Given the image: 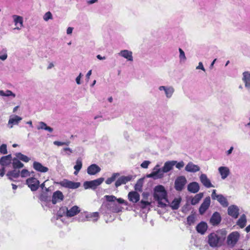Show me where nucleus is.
<instances>
[{
  "mask_svg": "<svg viewBox=\"0 0 250 250\" xmlns=\"http://www.w3.org/2000/svg\"><path fill=\"white\" fill-rule=\"evenodd\" d=\"M106 200L108 202L106 204L107 208L113 212H119L122 210V208L116 204V201L119 204H125L127 205L128 203L122 198H117L114 195H105L104 197Z\"/></svg>",
  "mask_w": 250,
  "mask_h": 250,
  "instance_id": "obj_1",
  "label": "nucleus"
},
{
  "mask_svg": "<svg viewBox=\"0 0 250 250\" xmlns=\"http://www.w3.org/2000/svg\"><path fill=\"white\" fill-rule=\"evenodd\" d=\"M154 198L158 202V206L161 208L166 207V203H169L167 197V193L164 186L158 185L154 188Z\"/></svg>",
  "mask_w": 250,
  "mask_h": 250,
  "instance_id": "obj_2",
  "label": "nucleus"
},
{
  "mask_svg": "<svg viewBox=\"0 0 250 250\" xmlns=\"http://www.w3.org/2000/svg\"><path fill=\"white\" fill-rule=\"evenodd\" d=\"M208 238V242L209 245L212 248H216L221 246L225 239V234L217 231L210 233Z\"/></svg>",
  "mask_w": 250,
  "mask_h": 250,
  "instance_id": "obj_3",
  "label": "nucleus"
},
{
  "mask_svg": "<svg viewBox=\"0 0 250 250\" xmlns=\"http://www.w3.org/2000/svg\"><path fill=\"white\" fill-rule=\"evenodd\" d=\"M104 179L103 177L90 181H85L83 183V187L86 189H95L99 186H100L104 181Z\"/></svg>",
  "mask_w": 250,
  "mask_h": 250,
  "instance_id": "obj_4",
  "label": "nucleus"
},
{
  "mask_svg": "<svg viewBox=\"0 0 250 250\" xmlns=\"http://www.w3.org/2000/svg\"><path fill=\"white\" fill-rule=\"evenodd\" d=\"M187 183V179L184 176H178L175 179L174 188L177 191H182L184 189Z\"/></svg>",
  "mask_w": 250,
  "mask_h": 250,
  "instance_id": "obj_5",
  "label": "nucleus"
},
{
  "mask_svg": "<svg viewBox=\"0 0 250 250\" xmlns=\"http://www.w3.org/2000/svg\"><path fill=\"white\" fill-rule=\"evenodd\" d=\"M211 198L213 200H217L223 207H227L229 206V203L227 198L222 194H217L215 189L212 190Z\"/></svg>",
  "mask_w": 250,
  "mask_h": 250,
  "instance_id": "obj_6",
  "label": "nucleus"
},
{
  "mask_svg": "<svg viewBox=\"0 0 250 250\" xmlns=\"http://www.w3.org/2000/svg\"><path fill=\"white\" fill-rule=\"evenodd\" d=\"M239 234L237 231H234L230 233L227 237V244L230 247H233L238 241Z\"/></svg>",
  "mask_w": 250,
  "mask_h": 250,
  "instance_id": "obj_7",
  "label": "nucleus"
},
{
  "mask_svg": "<svg viewBox=\"0 0 250 250\" xmlns=\"http://www.w3.org/2000/svg\"><path fill=\"white\" fill-rule=\"evenodd\" d=\"M99 218V213L98 212H95L91 213H84L81 214L79 218V221L81 222L90 221L91 219L94 218L93 221H97Z\"/></svg>",
  "mask_w": 250,
  "mask_h": 250,
  "instance_id": "obj_8",
  "label": "nucleus"
},
{
  "mask_svg": "<svg viewBox=\"0 0 250 250\" xmlns=\"http://www.w3.org/2000/svg\"><path fill=\"white\" fill-rule=\"evenodd\" d=\"M26 182L32 191H36L39 188L40 182L37 179L34 177H31L28 178Z\"/></svg>",
  "mask_w": 250,
  "mask_h": 250,
  "instance_id": "obj_9",
  "label": "nucleus"
},
{
  "mask_svg": "<svg viewBox=\"0 0 250 250\" xmlns=\"http://www.w3.org/2000/svg\"><path fill=\"white\" fill-rule=\"evenodd\" d=\"M59 184L63 187L71 189L77 188L80 186L81 185L80 183L79 182H74L68 181L66 179H64L63 181L60 182Z\"/></svg>",
  "mask_w": 250,
  "mask_h": 250,
  "instance_id": "obj_10",
  "label": "nucleus"
},
{
  "mask_svg": "<svg viewBox=\"0 0 250 250\" xmlns=\"http://www.w3.org/2000/svg\"><path fill=\"white\" fill-rule=\"evenodd\" d=\"M210 204V198L209 196L206 197L204 200L203 202L201 205L199 209V212L200 214H203L206 211V210L208 208Z\"/></svg>",
  "mask_w": 250,
  "mask_h": 250,
  "instance_id": "obj_11",
  "label": "nucleus"
},
{
  "mask_svg": "<svg viewBox=\"0 0 250 250\" xmlns=\"http://www.w3.org/2000/svg\"><path fill=\"white\" fill-rule=\"evenodd\" d=\"M158 89L160 91H164L166 97L168 99L172 96L175 91L174 88L172 86H160Z\"/></svg>",
  "mask_w": 250,
  "mask_h": 250,
  "instance_id": "obj_12",
  "label": "nucleus"
},
{
  "mask_svg": "<svg viewBox=\"0 0 250 250\" xmlns=\"http://www.w3.org/2000/svg\"><path fill=\"white\" fill-rule=\"evenodd\" d=\"M228 213L233 218L236 219L239 214V208L236 205H231L228 207Z\"/></svg>",
  "mask_w": 250,
  "mask_h": 250,
  "instance_id": "obj_13",
  "label": "nucleus"
},
{
  "mask_svg": "<svg viewBox=\"0 0 250 250\" xmlns=\"http://www.w3.org/2000/svg\"><path fill=\"white\" fill-rule=\"evenodd\" d=\"M200 181L203 185L207 188L214 187L210 180L208 178L206 174L202 173L200 177Z\"/></svg>",
  "mask_w": 250,
  "mask_h": 250,
  "instance_id": "obj_14",
  "label": "nucleus"
},
{
  "mask_svg": "<svg viewBox=\"0 0 250 250\" xmlns=\"http://www.w3.org/2000/svg\"><path fill=\"white\" fill-rule=\"evenodd\" d=\"M132 176H122L119 177L115 182V186L116 188L120 186L123 184H125L128 182L131 181L132 179Z\"/></svg>",
  "mask_w": 250,
  "mask_h": 250,
  "instance_id": "obj_15",
  "label": "nucleus"
},
{
  "mask_svg": "<svg viewBox=\"0 0 250 250\" xmlns=\"http://www.w3.org/2000/svg\"><path fill=\"white\" fill-rule=\"evenodd\" d=\"M63 195L62 193L60 191L57 190L54 192L52 195V202L53 204H56L57 203L60 202L63 200Z\"/></svg>",
  "mask_w": 250,
  "mask_h": 250,
  "instance_id": "obj_16",
  "label": "nucleus"
},
{
  "mask_svg": "<svg viewBox=\"0 0 250 250\" xmlns=\"http://www.w3.org/2000/svg\"><path fill=\"white\" fill-rule=\"evenodd\" d=\"M221 221V217L220 213L218 212H215L212 215L210 219V223L213 226H217Z\"/></svg>",
  "mask_w": 250,
  "mask_h": 250,
  "instance_id": "obj_17",
  "label": "nucleus"
},
{
  "mask_svg": "<svg viewBox=\"0 0 250 250\" xmlns=\"http://www.w3.org/2000/svg\"><path fill=\"white\" fill-rule=\"evenodd\" d=\"M200 170V167L197 165L194 164L192 162H190L186 165L185 170L188 172L195 173Z\"/></svg>",
  "mask_w": 250,
  "mask_h": 250,
  "instance_id": "obj_18",
  "label": "nucleus"
},
{
  "mask_svg": "<svg viewBox=\"0 0 250 250\" xmlns=\"http://www.w3.org/2000/svg\"><path fill=\"white\" fill-rule=\"evenodd\" d=\"M22 120L21 117L17 115L13 117L10 116L8 123V126L10 128H12L14 125H17L19 122Z\"/></svg>",
  "mask_w": 250,
  "mask_h": 250,
  "instance_id": "obj_19",
  "label": "nucleus"
},
{
  "mask_svg": "<svg viewBox=\"0 0 250 250\" xmlns=\"http://www.w3.org/2000/svg\"><path fill=\"white\" fill-rule=\"evenodd\" d=\"M33 167L37 171L45 173L48 171V168L43 166L41 163L38 162H34L33 164Z\"/></svg>",
  "mask_w": 250,
  "mask_h": 250,
  "instance_id": "obj_20",
  "label": "nucleus"
},
{
  "mask_svg": "<svg viewBox=\"0 0 250 250\" xmlns=\"http://www.w3.org/2000/svg\"><path fill=\"white\" fill-rule=\"evenodd\" d=\"M164 173L162 168V169L153 170V171L148 175V177L154 179H160L164 177Z\"/></svg>",
  "mask_w": 250,
  "mask_h": 250,
  "instance_id": "obj_21",
  "label": "nucleus"
},
{
  "mask_svg": "<svg viewBox=\"0 0 250 250\" xmlns=\"http://www.w3.org/2000/svg\"><path fill=\"white\" fill-rule=\"evenodd\" d=\"M101 171V168L96 164H92L87 169V172L90 175H95Z\"/></svg>",
  "mask_w": 250,
  "mask_h": 250,
  "instance_id": "obj_22",
  "label": "nucleus"
},
{
  "mask_svg": "<svg viewBox=\"0 0 250 250\" xmlns=\"http://www.w3.org/2000/svg\"><path fill=\"white\" fill-rule=\"evenodd\" d=\"M242 81L245 83V87L248 89H250V72L245 71L243 73Z\"/></svg>",
  "mask_w": 250,
  "mask_h": 250,
  "instance_id": "obj_23",
  "label": "nucleus"
},
{
  "mask_svg": "<svg viewBox=\"0 0 250 250\" xmlns=\"http://www.w3.org/2000/svg\"><path fill=\"white\" fill-rule=\"evenodd\" d=\"M176 164V161H167L165 164L164 166L162 167L163 172L167 173L172 170L173 167Z\"/></svg>",
  "mask_w": 250,
  "mask_h": 250,
  "instance_id": "obj_24",
  "label": "nucleus"
},
{
  "mask_svg": "<svg viewBox=\"0 0 250 250\" xmlns=\"http://www.w3.org/2000/svg\"><path fill=\"white\" fill-rule=\"evenodd\" d=\"M200 186L199 184L196 182L189 183L188 186V190L191 193H195L199 191Z\"/></svg>",
  "mask_w": 250,
  "mask_h": 250,
  "instance_id": "obj_25",
  "label": "nucleus"
},
{
  "mask_svg": "<svg viewBox=\"0 0 250 250\" xmlns=\"http://www.w3.org/2000/svg\"><path fill=\"white\" fill-rule=\"evenodd\" d=\"M218 171L220 173L221 178L223 180L225 179L230 174V170L229 167H220L218 168Z\"/></svg>",
  "mask_w": 250,
  "mask_h": 250,
  "instance_id": "obj_26",
  "label": "nucleus"
},
{
  "mask_svg": "<svg viewBox=\"0 0 250 250\" xmlns=\"http://www.w3.org/2000/svg\"><path fill=\"white\" fill-rule=\"evenodd\" d=\"M128 198L130 202L136 203L140 200V195L137 191H130L128 194Z\"/></svg>",
  "mask_w": 250,
  "mask_h": 250,
  "instance_id": "obj_27",
  "label": "nucleus"
},
{
  "mask_svg": "<svg viewBox=\"0 0 250 250\" xmlns=\"http://www.w3.org/2000/svg\"><path fill=\"white\" fill-rule=\"evenodd\" d=\"M15 25L19 24V26H17L15 29L20 30L23 27V18L22 17L14 15L12 16Z\"/></svg>",
  "mask_w": 250,
  "mask_h": 250,
  "instance_id": "obj_28",
  "label": "nucleus"
},
{
  "mask_svg": "<svg viewBox=\"0 0 250 250\" xmlns=\"http://www.w3.org/2000/svg\"><path fill=\"white\" fill-rule=\"evenodd\" d=\"M196 229L198 233L204 234L208 229L207 224L205 222H201L197 225Z\"/></svg>",
  "mask_w": 250,
  "mask_h": 250,
  "instance_id": "obj_29",
  "label": "nucleus"
},
{
  "mask_svg": "<svg viewBox=\"0 0 250 250\" xmlns=\"http://www.w3.org/2000/svg\"><path fill=\"white\" fill-rule=\"evenodd\" d=\"M20 170L14 169L13 170L8 171L6 176L11 181H15V179L20 176Z\"/></svg>",
  "mask_w": 250,
  "mask_h": 250,
  "instance_id": "obj_30",
  "label": "nucleus"
},
{
  "mask_svg": "<svg viewBox=\"0 0 250 250\" xmlns=\"http://www.w3.org/2000/svg\"><path fill=\"white\" fill-rule=\"evenodd\" d=\"M119 55L127 59L129 61H133L132 52L128 50H123L119 53Z\"/></svg>",
  "mask_w": 250,
  "mask_h": 250,
  "instance_id": "obj_31",
  "label": "nucleus"
},
{
  "mask_svg": "<svg viewBox=\"0 0 250 250\" xmlns=\"http://www.w3.org/2000/svg\"><path fill=\"white\" fill-rule=\"evenodd\" d=\"M12 160V156L11 154L2 156L0 159V164L3 166H7L11 163Z\"/></svg>",
  "mask_w": 250,
  "mask_h": 250,
  "instance_id": "obj_32",
  "label": "nucleus"
},
{
  "mask_svg": "<svg viewBox=\"0 0 250 250\" xmlns=\"http://www.w3.org/2000/svg\"><path fill=\"white\" fill-rule=\"evenodd\" d=\"M80 211L79 208L77 206H74L70 208L69 209H67V217H71L74 216Z\"/></svg>",
  "mask_w": 250,
  "mask_h": 250,
  "instance_id": "obj_33",
  "label": "nucleus"
},
{
  "mask_svg": "<svg viewBox=\"0 0 250 250\" xmlns=\"http://www.w3.org/2000/svg\"><path fill=\"white\" fill-rule=\"evenodd\" d=\"M247 223V217L245 214H243L241 215L239 219L236 222V225L239 226L241 228H244Z\"/></svg>",
  "mask_w": 250,
  "mask_h": 250,
  "instance_id": "obj_34",
  "label": "nucleus"
},
{
  "mask_svg": "<svg viewBox=\"0 0 250 250\" xmlns=\"http://www.w3.org/2000/svg\"><path fill=\"white\" fill-rule=\"evenodd\" d=\"M82 160L81 158H79L77 159L76 162V165L74 167L75 171L74 172V175H77L81 169L82 167Z\"/></svg>",
  "mask_w": 250,
  "mask_h": 250,
  "instance_id": "obj_35",
  "label": "nucleus"
},
{
  "mask_svg": "<svg viewBox=\"0 0 250 250\" xmlns=\"http://www.w3.org/2000/svg\"><path fill=\"white\" fill-rule=\"evenodd\" d=\"M67 209L68 208L66 207H62L60 208V209L57 212V219H59V218H61L63 216H67Z\"/></svg>",
  "mask_w": 250,
  "mask_h": 250,
  "instance_id": "obj_36",
  "label": "nucleus"
},
{
  "mask_svg": "<svg viewBox=\"0 0 250 250\" xmlns=\"http://www.w3.org/2000/svg\"><path fill=\"white\" fill-rule=\"evenodd\" d=\"M181 201V198H175L172 202L171 203L170 205V207L173 210H176L178 209L179 208L180 204Z\"/></svg>",
  "mask_w": 250,
  "mask_h": 250,
  "instance_id": "obj_37",
  "label": "nucleus"
},
{
  "mask_svg": "<svg viewBox=\"0 0 250 250\" xmlns=\"http://www.w3.org/2000/svg\"><path fill=\"white\" fill-rule=\"evenodd\" d=\"M204 195L203 193L200 192L196 194L194 197L191 199V204L192 205H195L198 204L201 199L203 198Z\"/></svg>",
  "mask_w": 250,
  "mask_h": 250,
  "instance_id": "obj_38",
  "label": "nucleus"
},
{
  "mask_svg": "<svg viewBox=\"0 0 250 250\" xmlns=\"http://www.w3.org/2000/svg\"><path fill=\"white\" fill-rule=\"evenodd\" d=\"M12 165L14 169H15L21 168L24 166L23 164L17 158H14L13 160Z\"/></svg>",
  "mask_w": 250,
  "mask_h": 250,
  "instance_id": "obj_39",
  "label": "nucleus"
},
{
  "mask_svg": "<svg viewBox=\"0 0 250 250\" xmlns=\"http://www.w3.org/2000/svg\"><path fill=\"white\" fill-rule=\"evenodd\" d=\"M15 155L17 159H18L19 160H20L21 161H22L24 162L27 163V162H28L30 160L29 158H28L26 155H23L21 153H20V152L16 153L15 154Z\"/></svg>",
  "mask_w": 250,
  "mask_h": 250,
  "instance_id": "obj_40",
  "label": "nucleus"
},
{
  "mask_svg": "<svg viewBox=\"0 0 250 250\" xmlns=\"http://www.w3.org/2000/svg\"><path fill=\"white\" fill-rule=\"evenodd\" d=\"M7 58V50L6 48H0V59L2 61L5 60Z\"/></svg>",
  "mask_w": 250,
  "mask_h": 250,
  "instance_id": "obj_41",
  "label": "nucleus"
},
{
  "mask_svg": "<svg viewBox=\"0 0 250 250\" xmlns=\"http://www.w3.org/2000/svg\"><path fill=\"white\" fill-rule=\"evenodd\" d=\"M0 96L5 97L12 96L13 97H15L16 96L14 93L9 90H7L5 92L3 90H0Z\"/></svg>",
  "mask_w": 250,
  "mask_h": 250,
  "instance_id": "obj_42",
  "label": "nucleus"
},
{
  "mask_svg": "<svg viewBox=\"0 0 250 250\" xmlns=\"http://www.w3.org/2000/svg\"><path fill=\"white\" fill-rule=\"evenodd\" d=\"M119 175V173H113L111 177L108 178L106 179V180L105 181V183L107 185L111 184L113 181L115 180L117 177Z\"/></svg>",
  "mask_w": 250,
  "mask_h": 250,
  "instance_id": "obj_43",
  "label": "nucleus"
},
{
  "mask_svg": "<svg viewBox=\"0 0 250 250\" xmlns=\"http://www.w3.org/2000/svg\"><path fill=\"white\" fill-rule=\"evenodd\" d=\"M143 180L142 179H140L138 180L137 183L135 184L134 186L135 190L138 191H142V188L143 186Z\"/></svg>",
  "mask_w": 250,
  "mask_h": 250,
  "instance_id": "obj_44",
  "label": "nucleus"
},
{
  "mask_svg": "<svg viewBox=\"0 0 250 250\" xmlns=\"http://www.w3.org/2000/svg\"><path fill=\"white\" fill-rule=\"evenodd\" d=\"M39 199L41 201L45 202H47V201H49L48 196L46 192H42V193H41Z\"/></svg>",
  "mask_w": 250,
  "mask_h": 250,
  "instance_id": "obj_45",
  "label": "nucleus"
},
{
  "mask_svg": "<svg viewBox=\"0 0 250 250\" xmlns=\"http://www.w3.org/2000/svg\"><path fill=\"white\" fill-rule=\"evenodd\" d=\"M179 51L180 53L179 59H180V62H185L187 58L185 56L184 51L180 48H179Z\"/></svg>",
  "mask_w": 250,
  "mask_h": 250,
  "instance_id": "obj_46",
  "label": "nucleus"
},
{
  "mask_svg": "<svg viewBox=\"0 0 250 250\" xmlns=\"http://www.w3.org/2000/svg\"><path fill=\"white\" fill-rule=\"evenodd\" d=\"M34 172L33 171L30 173L27 169H24L21 171V177H26L30 176L31 174H33Z\"/></svg>",
  "mask_w": 250,
  "mask_h": 250,
  "instance_id": "obj_47",
  "label": "nucleus"
},
{
  "mask_svg": "<svg viewBox=\"0 0 250 250\" xmlns=\"http://www.w3.org/2000/svg\"><path fill=\"white\" fill-rule=\"evenodd\" d=\"M195 221V217L193 215H190L187 217V223L189 225L193 224Z\"/></svg>",
  "mask_w": 250,
  "mask_h": 250,
  "instance_id": "obj_48",
  "label": "nucleus"
},
{
  "mask_svg": "<svg viewBox=\"0 0 250 250\" xmlns=\"http://www.w3.org/2000/svg\"><path fill=\"white\" fill-rule=\"evenodd\" d=\"M43 18L45 21H48L49 20L52 19V15L50 12H47L44 15Z\"/></svg>",
  "mask_w": 250,
  "mask_h": 250,
  "instance_id": "obj_49",
  "label": "nucleus"
},
{
  "mask_svg": "<svg viewBox=\"0 0 250 250\" xmlns=\"http://www.w3.org/2000/svg\"><path fill=\"white\" fill-rule=\"evenodd\" d=\"M39 125L37 126V128L38 130L43 129L46 130V128L47 127V125L43 122H40L39 123Z\"/></svg>",
  "mask_w": 250,
  "mask_h": 250,
  "instance_id": "obj_50",
  "label": "nucleus"
},
{
  "mask_svg": "<svg viewBox=\"0 0 250 250\" xmlns=\"http://www.w3.org/2000/svg\"><path fill=\"white\" fill-rule=\"evenodd\" d=\"M0 152L3 154L7 153V146L5 144H2L0 146Z\"/></svg>",
  "mask_w": 250,
  "mask_h": 250,
  "instance_id": "obj_51",
  "label": "nucleus"
},
{
  "mask_svg": "<svg viewBox=\"0 0 250 250\" xmlns=\"http://www.w3.org/2000/svg\"><path fill=\"white\" fill-rule=\"evenodd\" d=\"M149 205L150 203L149 202L143 200H142L139 204V206L142 208H145Z\"/></svg>",
  "mask_w": 250,
  "mask_h": 250,
  "instance_id": "obj_52",
  "label": "nucleus"
},
{
  "mask_svg": "<svg viewBox=\"0 0 250 250\" xmlns=\"http://www.w3.org/2000/svg\"><path fill=\"white\" fill-rule=\"evenodd\" d=\"M184 165H185V164L183 161H181L179 162H177L176 161V164L175 165L176 167L179 169H180L182 167H183Z\"/></svg>",
  "mask_w": 250,
  "mask_h": 250,
  "instance_id": "obj_53",
  "label": "nucleus"
},
{
  "mask_svg": "<svg viewBox=\"0 0 250 250\" xmlns=\"http://www.w3.org/2000/svg\"><path fill=\"white\" fill-rule=\"evenodd\" d=\"M150 162L149 161H144L141 164V167L144 168H147Z\"/></svg>",
  "mask_w": 250,
  "mask_h": 250,
  "instance_id": "obj_54",
  "label": "nucleus"
},
{
  "mask_svg": "<svg viewBox=\"0 0 250 250\" xmlns=\"http://www.w3.org/2000/svg\"><path fill=\"white\" fill-rule=\"evenodd\" d=\"M63 151H66L68 155H70L73 152V150L69 147H65L62 149Z\"/></svg>",
  "mask_w": 250,
  "mask_h": 250,
  "instance_id": "obj_55",
  "label": "nucleus"
},
{
  "mask_svg": "<svg viewBox=\"0 0 250 250\" xmlns=\"http://www.w3.org/2000/svg\"><path fill=\"white\" fill-rule=\"evenodd\" d=\"M83 74L82 73H80L79 75V76L76 78V83L78 84H81V79L82 78V77L83 76Z\"/></svg>",
  "mask_w": 250,
  "mask_h": 250,
  "instance_id": "obj_56",
  "label": "nucleus"
},
{
  "mask_svg": "<svg viewBox=\"0 0 250 250\" xmlns=\"http://www.w3.org/2000/svg\"><path fill=\"white\" fill-rule=\"evenodd\" d=\"M197 69H201L204 71H205V69L203 66V64L202 62H199L198 65L196 67Z\"/></svg>",
  "mask_w": 250,
  "mask_h": 250,
  "instance_id": "obj_57",
  "label": "nucleus"
},
{
  "mask_svg": "<svg viewBox=\"0 0 250 250\" xmlns=\"http://www.w3.org/2000/svg\"><path fill=\"white\" fill-rule=\"evenodd\" d=\"M53 144L57 146H62L63 145V142H60V141H54Z\"/></svg>",
  "mask_w": 250,
  "mask_h": 250,
  "instance_id": "obj_58",
  "label": "nucleus"
},
{
  "mask_svg": "<svg viewBox=\"0 0 250 250\" xmlns=\"http://www.w3.org/2000/svg\"><path fill=\"white\" fill-rule=\"evenodd\" d=\"M233 150V147L231 146L230 147V148L227 151H226V153L227 155V156L229 155L232 153Z\"/></svg>",
  "mask_w": 250,
  "mask_h": 250,
  "instance_id": "obj_59",
  "label": "nucleus"
},
{
  "mask_svg": "<svg viewBox=\"0 0 250 250\" xmlns=\"http://www.w3.org/2000/svg\"><path fill=\"white\" fill-rule=\"evenodd\" d=\"M73 30V28L70 27H68L66 30L67 34H71L72 33Z\"/></svg>",
  "mask_w": 250,
  "mask_h": 250,
  "instance_id": "obj_60",
  "label": "nucleus"
},
{
  "mask_svg": "<svg viewBox=\"0 0 250 250\" xmlns=\"http://www.w3.org/2000/svg\"><path fill=\"white\" fill-rule=\"evenodd\" d=\"M45 182L43 183L40 186V187L42 189H44L46 191H48L49 189L48 188H46L45 187V184H44Z\"/></svg>",
  "mask_w": 250,
  "mask_h": 250,
  "instance_id": "obj_61",
  "label": "nucleus"
},
{
  "mask_svg": "<svg viewBox=\"0 0 250 250\" xmlns=\"http://www.w3.org/2000/svg\"><path fill=\"white\" fill-rule=\"evenodd\" d=\"M92 74V70H90L89 71H88V72L87 73L86 75V79L88 80L89 79V78H90V75H91Z\"/></svg>",
  "mask_w": 250,
  "mask_h": 250,
  "instance_id": "obj_62",
  "label": "nucleus"
},
{
  "mask_svg": "<svg viewBox=\"0 0 250 250\" xmlns=\"http://www.w3.org/2000/svg\"><path fill=\"white\" fill-rule=\"evenodd\" d=\"M161 165L159 164H157L153 168V170H157V169H162V168H160Z\"/></svg>",
  "mask_w": 250,
  "mask_h": 250,
  "instance_id": "obj_63",
  "label": "nucleus"
},
{
  "mask_svg": "<svg viewBox=\"0 0 250 250\" xmlns=\"http://www.w3.org/2000/svg\"><path fill=\"white\" fill-rule=\"evenodd\" d=\"M45 130L48 131L49 132H52L53 131V129L50 126H47Z\"/></svg>",
  "mask_w": 250,
  "mask_h": 250,
  "instance_id": "obj_64",
  "label": "nucleus"
}]
</instances>
